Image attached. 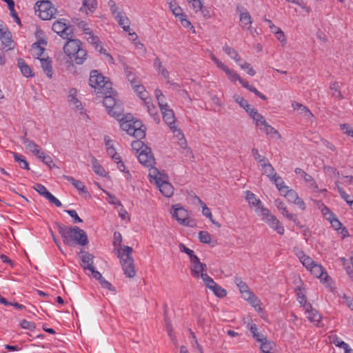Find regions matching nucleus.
<instances>
[{
	"label": "nucleus",
	"mask_w": 353,
	"mask_h": 353,
	"mask_svg": "<svg viewBox=\"0 0 353 353\" xmlns=\"http://www.w3.org/2000/svg\"><path fill=\"white\" fill-rule=\"evenodd\" d=\"M172 209V216L175 219L179 224L185 226H194V224L193 221L189 219L188 212L183 208L181 204L173 205Z\"/></svg>",
	"instance_id": "nucleus-9"
},
{
	"label": "nucleus",
	"mask_w": 353,
	"mask_h": 353,
	"mask_svg": "<svg viewBox=\"0 0 353 353\" xmlns=\"http://www.w3.org/2000/svg\"><path fill=\"white\" fill-rule=\"evenodd\" d=\"M274 204L283 216H285L288 219L289 218H292V214L289 212L285 203L281 199H276L274 201Z\"/></svg>",
	"instance_id": "nucleus-38"
},
{
	"label": "nucleus",
	"mask_w": 353,
	"mask_h": 353,
	"mask_svg": "<svg viewBox=\"0 0 353 353\" xmlns=\"http://www.w3.org/2000/svg\"><path fill=\"white\" fill-rule=\"evenodd\" d=\"M249 298H243L245 300L248 301L255 309L256 311L260 312L262 308L261 307V301L257 298L256 295H254L252 292L250 293L248 296Z\"/></svg>",
	"instance_id": "nucleus-36"
},
{
	"label": "nucleus",
	"mask_w": 353,
	"mask_h": 353,
	"mask_svg": "<svg viewBox=\"0 0 353 353\" xmlns=\"http://www.w3.org/2000/svg\"><path fill=\"white\" fill-rule=\"evenodd\" d=\"M211 290L216 296L219 298H223L227 295L226 290L218 284L214 285V288Z\"/></svg>",
	"instance_id": "nucleus-54"
},
{
	"label": "nucleus",
	"mask_w": 353,
	"mask_h": 353,
	"mask_svg": "<svg viewBox=\"0 0 353 353\" xmlns=\"http://www.w3.org/2000/svg\"><path fill=\"white\" fill-rule=\"evenodd\" d=\"M330 341L332 343L334 344L336 347H339L341 348H343L345 346L347 347V343H346L345 342L342 341L336 335L330 336Z\"/></svg>",
	"instance_id": "nucleus-55"
},
{
	"label": "nucleus",
	"mask_w": 353,
	"mask_h": 353,
	"mask_svg": "<svg viewBox=\"0 0 353 353\" xmlns=\"http://www.w3.org/2000/svg\"><path fill=\"white\" fill-rule=\"evenodd\" d=\"M300 261L303 265V266H305L307 270H309V268L315 263L312 258L307 255L305 257H303Z\"/></svg>",
	"instance_id": "nucleus-64"
},
{
	"label": "nucleus",
	"mask_w": 353,
	"mask_h": 353,
	"mask_svg": "<svg viewBox=\"0 0 353 353\" xmlns=\"http://www.w3.org/2000/svg\"><path fill=\"white\" fill-rule=\"evenodd\" d=\"M251 152L254 159L261 165L268 161L264 156L259 154L258 149L254 148Z\"/></svg>",
	"instance_id": "nucleus-57"
},
{
	"label": "nucleus",
	"mask_w": 353,
	"mask_h": 353,
	"mask_svg": "<svg viewBox=\"0 0 353 353\" xmlns=\"http://www.w3.org/2000/svg\"><path fill=\"white\" fill-rule=\"evenodd\" d=\"M161 111L165 122L170 126L174 135L179 137V144L184 150L183 152L186 155L188 154H191L192 151L190 148H187V142L184 138L183 134H182L181 131L179 129H177L175 126V117L173 110L168 107L167 108H165V110H162Z\"/></svg>",
	"instance_id": "nucleus-5"
},
{
	"label": "nucleus",
	"mask_w": 353,
	"mask_h": 353,
	"mask_svg": "<svg viewBox=\"0 0 353 353\" xmlns=\"http://www.w3.org/2000/svg\"><path fill=\"white\" fill-rule=\"evenodd\" d=\"M34 188L39 194L44 196L46 199L48 194L50 193L44 185L40 183L35 184Z\"/></svg>",
	"instance_id": "nucleus-58"
},
{
	"label": "nucleus",
	"mask_w": 353,
	"mask_h": 353,
	"mask_svg": "<svg viewBox=\"0 0 353 353\" xmlns=\"http://www.w3.org/2000/svg\"><path fill=\"white\" fill-rule=\"evenodd\" d=\"M234 99L242 108L244 109L245 108H248L249 103H248V101L245 100L242 97L235 94V95H234Z\"/></svg>",
	"instance_id": "nucleus-62"
},
{
	"label": "nucleus",
	"mask_w": 353,
	"mask_h": 353,
	"mask_svg": "<svg viewBox=\"0 0 353 353\" xmlns=\"http://www.w3.org/2000/svg\"><path fill=\"white\" fill-rule=\"evenodd\" d=\"M63 50L69 59L76 64H82L86 59V50L82 48V43L78 39H69L65 44Z\"/></svg>",
	"instance_id": "nucleus-3"
},
{
	"label": "nucleus",
	"mask_w": 353,
	"mask_h": 353,
	"mask_svg": "<svg viewBox=\"0 0 353 353\" xmlns=\"http://www.w3.org/2000/svg\"><path fill=\"white\" fill-rule=\"evenodd\" d=\"M261 130H263L267 135L277 136L279 139L281 138V135L279 132L269 125L267 122L260 128Z\"/></svg>",
	"instance_id": "nucleus-47"
},
{
	"label": "nucleus",
	"mask_w": 353,
	"mask_h": 353,
	"mask_svg": "<svg viewBox=\"0 0 353 353\" xmlns=\"http://www.w3.org/2000/svg\"><path fill=\"white\" fill-rule=\"evenodd\" d=\"M89 84L97 94H107L112 90V83L97 70L91 72Z\"/></svg>",
	"instance_id": "nucleus-7"
},
{
	"label": "nucleus",
	"mask_w": 353,
	"mask_h": 353,
	"mask_svg": "<svg viewBox=\"0 0 353 353\" xmlns=\"http://www.w3.org/2000/svg\"><path fill=\"white\" fill-rule=\"evenodd\" d=\"M77 89L71 88L69 91L68 101L74 106L76 110H83L82 103L77 98Z\"/></svg>",
	"instance_id": "nucleus-26"
},
{
	"label": "nucleus",
	"mask_w": 353,
	"mask_h": 353,
	"mask_svg": "<svg viewBox=\"0 0 353 353\" xmlns=\"http://www.w3.org/2000/svg\"><path fill=\"white\" fill-rule=\"evenodd\" d=\"M309 270L314 276L321 280H326L328 277L327 272L323 271V267L316 263H314V264L309 268Z\"/></svg>",
	"instance_id": "nucleus-21"
},
{
	"label": "nucleus",
	"mask_w": 353,
	"mask_h": 353,
	"mask_svg": "<svg viewBox=\"0 0 353 353\" xmlns=\"http://www.w3.org/2000/svg\"><path fill=\"white\" fill-rule=\"evenodd\" d=\"M294 110H299L300 113L307 119H311L314 116L311 111L305 105L298 102H294L292 104Z\"/></svg>",
	"instance_id": "nucleus-27"
},
{
	"label": "nucleus",
	"mask_w": 353,
	"mask_h": 353,
	"mask_svg": "<svg viewBox=\"0 0 353 353\" xmlns=\"http://www.w3.org/2000/svg\"><path fill=\"white\" fill-rule=\"evenodd\" d=\"M261 343V350L263 353H270L272 352V350L275 347L274 343L268 341L265 338V340L263 341H259Z\"/></svg>",
	"instance_id": "nucleus-45"
},
{
	"label": "nucleus",
	"mask_w": 353,
	"mask_h": 353,
	"mask_svg": "<svg viewBox=\"0 0 353 353\" xmlns=\"http://www.w3.org/2000/svg\"><path fill=\"white\" fill-rule=\"evenodd\" d=\"M97 8L96 0H83V6L80 8V10L85 11L86 14L92 13Z\"/></svg>",
	"instance_id": "nucleus-29"
},
{
	"label": "nucleus",
	"mask_w": 353,
	"mask_h": 353,
	"mask_svg": "<svg viewBox=\"0 0 353 353\" xmlns=\"http://www.w3.org/2000/svg\"><path fill=\"white\" fill-rule=\"evenodd\" d=\"M39 61L41 63V67L44 73L48 78L52 79L53 77V70L51 60L49 59V57H46L41 58Z\"/></svg>",
	"instance_id": "nucleus-22"
},
{
	"label": "nucleus",
	"mask_w": 353,
	"mask_h": 353,
	"mask_svg": "<svg viewBox=\"0 0 353 353\" xmlns=\"http://www.w3.org/2000/svg\"><path fill=\"white\" fill-rule=\"evenodd\" d=\"M111 94L112 90L110 93L105 94L103 99V105L109 114L120 121L121 129L129 135H133L137 138H142L145 136V128L142 125L141 121L131 119L130 116H124L121 103L117 101Z\"/></svg>",
	"instance_id": "nucleus-1"
},
{
	"label": "nucleus",
	"mask_w": 353,
	"mask_h": 353,
	"mask_svg": "<svg viewBox=\"0 0 353 353\" xmlns=\"http://www.w3.org/2000/svg\"><path fill=\"white\" fill-rule=\"evenodd\" d=\"M305 313L307 314V318L308 320L313 323H315L316 325H319V323L321 320V315L319 313V312L312 307L311 305V308H305Z\"/></svg>",
	"instance_id": "nucleus-23"
},
{
	"label": "nucleus",
	"mask_w": 353,
	"mask_h": 353,
	"mask_svg": "<svg viewBox=\"0 0 353 353\" xmlns=\"http://www.w3.org/2000/svg\"><path fill=\"white\" fill-rule=\"evenodd\" d=\"M125 73L132 86L137 83H140L141 80L137 75L134 68L130 67H125Z\"/></svg>",
	"instance_id": "nucleus-28"
},
{
	"label": "nucleus",
	"mask_w": 353,
	"mask_h": 353,
	"mask_svg": "<svg viewBox=\"0 0 353 353\" xmlns=\"http://www.w3.org/2000/svg\"><path fill=\"white\" fill-rule=\"evenodd\" d=\"M195 13L201 11L203 6L202 0H187Z\"/></svg>",
	"instance_id": "nucleus-50"
},
{
	"label": "nucleus",
	"mask_w": 353,
	"mask_h": 353,
	"mask_svg": "<svg viewBox=\"0 0 353 353\" xmlns=\"http://www.w3.org/2000/svg\"><path fill=\"white\" fill-rule=\"evenodd\" d=\"M199 239L203 243L209 244L211 242V235L207 231H201L199 233Z\"/></svg>",
	"instance_id": "nucleus-56"
},
{
	"label": "nucleus",
	"mask_w": 353,
	"mask_h": 353,
	"mask_svg": "<svg viewBox=\"0 0 353 353\" xmlns=\"http://www.w3.org/2000/svg\"><path fill=\"white\" fill-rule=\"evenodd\" d=\"M282 195H283L285 197L287 198L288 201L291 203H294L296 200L298 199V194L296 191H294L292 189H289L288 186L287 187V189L284 191V193H281Z\"/></svg>",
	"instance_id": "nucleus-44"
},
{
	"label": "nucleus",
	"mask_w": 353,
	"mask_h": 353,
	"mask_svg": "<svg viewBox=\"0 0 353 353\" xmlns=\"http://www.w3.org/2000/svg\"><path fill=\"white\" fill-rule=\"evenodd\" d=\"M234 283L238 287L240 292L241 293L242 297L249 298L248 296L252 292L250 290V288L248 286V285L244 281H242L241 278L237 276L235 277Z\"/></svg>",
	"instance_id": "nucleus-25"
},
{
	"label": "nucleus",
	"mask_w": 353,
	"mask_h": 353,
	"mask_svg": "<svg viewBox=\"0 0 353 353\" xmlns=\"http://www.w3.org/2000/svg\"><path fill=\"white\" fill-rule=\"evenodd\" d=\"M132 88L141 99L143 101L148 99V92L141 82L134 84Z\"/></svg>",
	"instance_id": "nucleus-41"
},
{
	"label": "nucleus",
	"mask_w": 353,
	"mask_h": 353,
	"mask_svg": "<svg viewBox=\"0 0 353 353\" xmlns=\"http://www.w3.org/2000/svg\"><path fill=\"white\" fill-rule=\"evenodd\" d=\"M154 67L158 71V73L162 75L165 79L169 78V72L167 69L162 65L161 61L159 57L154 59Z\"/></svg>",
	"instance_id": "nucleus-34"
},
{
	"label": "nucleus",
	"mask_w": 353,
	"mask_h": 353,
	"mask_svg": "<svg viewBox=\"0 0 353 353\" xmlns=\"http://www.w3.org/2000/svg\"><path fill=\"white\" fill-rule=\"evenodd\" d=\"M139 163L145 167L150 168V169L155 168L154 165L155 164V159L153 155L151 154L150 148H145L137 155Z\"/></svg>",
	"instance_id": "nucleus-15"
},
{
	"label": "nucleus",
	"mask_w": 353,
	"mask_h": 353,
	"mask_svg": "<svg viewBox=\"0 0 353 353\" xmlns=\"http://www.w3.org/2000/svg\"><path fill=\"white\" fill-rule=\"evenodd\" d=\"M181 26H183L185 28L190 29L192 31L193 33H195V29L194 26L192 25L191 22L187 19L186 15L185 14L184 17H181L179 19Z\"/></svg>",
	"instance_id": "nucleus-60"
},
{
	"label": "nucleus",
	"mask_w": 353,
	"mask_h": 353,
	"mask_svg": "<svg viewBox=\"0 0 353 353\" xmlns=\"http://www.w3.org/2000/svg\"><path fill=\"white\" fill-rule=\"evenodd\" d=\"M247 327L251 332L252 336L256 341L259 342L265 340L266 336L264 334L259 333L258 332V328L256 324L249 323Z\"/></svg>",
	"instance_id": "nucleus-32"
},
{
	"label": "nucleus",
	"mask_w": 353,
	"mask_h": 353,
	"mask_svg": "<svg viewBox=\"0 0 353 353\" xmlns=\"http://www.w3.org/2000/svg\"><path fill=\"white\" fill-rule=\"evenodd\" d=\"M297 301L300 303L301 306L304 308H311V304L307 302L305 295L301 292V287H298L296 289Z\"/></svg>",
	"instance_id": "nucleus-33"
},
{
	"label": "nucleus",
	"mask_w": 353,
	"mask_h": 353,
	"mask_svg": "<svg viewBox=\"0 0 353 353\" xmlns=\"http://www.w3.org/2000/svg\"><path fill=\"white\" fill-rule=\"evenodd\" d=\"M85 34L88 35V37H86L87 41L89 43H90L97 51L105 54L107 56V57L108 58V62L110 63H113L114 59H113L112 57L110 54L107 53L106 50L103 48L98 37L94 36L93 34L91 29H85Z\"/></svg>",
	"instance_id": "nucleus-12"
},
{
	"label": "nucleus",
	"mask_w": 353,
	"mask_h": 353,
	"mask_svg": "<svg viewBox=\"0 0 353 353\" xmlns=\"http://www.w3.org/2000/svg\"><path fill=\"white\" fill-rule=\"evenodd\" d=\"M336 189L340 194V196L341 198L346 201V203L348 204V202H351L353 199H350V196L347 194L344 190L339 185L338 182H336Z\"/></svg>",
	"instance_id": "nucleus-61"
},
{
	"label": "nucleus",
	"mask_w": 353,
	"mask_h": 353,
	"mask_svg": "<svg viewBox=\"0 0 353 353\" xmlns=\"http://www.w3.org/2000/svg\"><path fill=\"white\" fill-rule=\"evenodd\" d=\"M145 104L148 108V111L149 114L154 118V120H157V117L158 116L157 114V109L152 103L150 102V101H148V99L144 101Z\"/></svg>",
	"instance_id": "nucleus-51"
},
{
	"label": "nucleus",
	"mask_w": 353,
	"mask_h": 353,
	"mask_svg": "<svg viewBox=\"0 0 353 353\" xmlns=\"http://www.w3.org/2000/svg\"><path fill=\"white\" fill-rule=\"evenodd\" d=\"M210 56L217 68L222 70L232 82H236V81H239L241 77L236 73V72L230 69L226 65L216 58L213 53H210Z\"/></svg>",
	"instance_id": "nucleus-13"
},
{
	"label": "nucleus",
	"mask_w": 353,
	"mask_h": 353,
	"mask_svg": "<svg viewBox=\"0 0 353 353\" xmlns=\"http://www.w3.org/2000/svg\"><path fill=\"white\" fill-rule=\"evenodd\" d=\"M191 262V274L194 278H199L202 272H206L207 265L201 263L197 256H194Z\"/></svg>",
	"instance_id": "nucleus-17"
},
{
	"label": "nucleus",
	"mask_w": 353,
	"mask_h": 353,
	"mask_svg": "<svg viewBox=\"0 0 353 353\" xmlns=\"http://www.w3.org/2000/svg\"><path fill=\"white\" fill-rule=\"evenodd\" d=\"M17 65L24 77H30L33 76L31 68L26 64L23 59H19L17 62Z\"/></svg>",
	"instance_id": "nucleus-30"
},
{
	"label": "nucleus",
	"mask_w": 353,
	"mask_h": 353,
	"mask_svg": "<svg viewBox=\"0 0 353 353\" xmlns=\"http://www.w3.org/2000/svg\"><path fill=\"white\" fill-rule=\"evenodd\" d=\"M32 54L39 60L41 58H46L44 55L45 48L40 46L39 43H34L32 47Z\"/></svg>",
	"instance_id": "nucleus-39"
},
{
	"label": "nucleus",
	"mask_w": 353,
	"mask_h": 353,
	"mask_svg": "<svg viewBox=\"0 0 353 353\" xmlns=\"http://www.w3.org/2000/svg\"><path fill=\"white\" fill-rule=\"evenodd\" d=\"M132 253V248L127 245H124L118 251V257L120 259L123 270L128 278H133L136 274Z\"/></svg>",
	"instance_id": "nucleus-6"
},
{
	"label": "nucleus",
	"mask_w": 353,
	"mask_h": 353,
	"mask_svg": "<svg viewBox=\"0 0 353 353\" xmlns=\"http://www.w3.org/2000/svg\"><path fill=\"white\" fill-rule=\"evenodd\" d=\"M330 88L333 91L332 96L335 98H337L339 99H342L343 98L341 90H340V85L339 83L337 81H334L330 83Z\"/></svg>",
	"instance_id": "nucleus-48"
},
{
	"label": "nucleus",
	"mask_w": 353,
	"mask_h": 353,
	"mask_svg": "<svg viewBox=\"0 0 353 353\" xmlns=\"http://www.w3.org/2000/svg\"><path fill=\"white\" fill-rule=\"evenodd\" d=\"M13 157L15 161L19 163V165L21 168L28 170H30L29 164L23 155L19 154L17 152H13Z\"/></svg>",
	"instance_id": "nucleus-43"
},
{
	"label": "nucleus",
	"mask_w": 353,
	"mask_h": 353,
	"mask_svg": "<svg viewBox=\"0 0 353 353\" xmlns=\"http://www.w3.org/2000/svg\"><path fill=\"white\" fill-rule=\"evenodd\" d=\"M21 142L26 146V148L34 155L39 153L41 150L39 146L33 141L28 139L26 136L21 137Z\"/></svg>",
	"instance_id": "nucleus-24"
},
{
	"label": "nucleus",
	"mask_w": 353,
	"mask_h": 353,
	"mask_svg": "<svg viewBox=\"0 0 353 353\" xmlns=\"http://www.w3.org/2000/svg\"><path fill=\"white\" fill-rule=\"evenodd\" d=\"M52 30L63 39H68L72 31L70 26L65 23V19L56 21L52 27Z\"/></svg>",
	"instance_id": "nucleus-14"
},
{
	"label": "nucleus",
	"mask_w": 353,
	"mask_h": 353,
	"mask_svg": "<svg viewBox=\"0 0 353 353\" xmlns=\"http://www.w3.org/2000/svg\"><path fill=\"white\" fill-rule=\"evenodd\" d=\"M252 119L254 120L257 126L262 127L267 122L265 118L258 112L255 114H253Z\"/></svg>",
	"instance_id": "nucleus-59"
},
{
	"label": "nucleus",
	"mask_w": 353,
	"mask_h": 353,
	"mask_svg": "<svg viewBox=\"0 0 353 353\" xmlns=\"http://www.w3.org/2000/svg\"><path fill=\"white\" fill-rule=\"evenodd\" d=\"M92 168L94 172L100 176H105V170L103 169V168L99 163L97 160L93 159L92 160Z\"/></svg>",
	"instance_id": "nucleus-52"
},
{
	"label": "nucleus",
	"mask_w": 353,
	"mask_h": 353,
	"mask_svg": "<svg viewBox=\"0 0 353 353\" xmlns=\"http://www.w3.org/2000/svg\"><path fill=\"white\" fill-rule=\"evenodd\" d=\"M133 137V135H132ZM145 136L143 137V138ZM136 139H137V141H134L132 142L131 146L132 150L137 151V152L139 154V152L143 150V149H145V148H148L147 145L144 144L143 141H141V138H137L135 137ZM143 139V137H142Z\"/></svg>",
	"instance_id": "nucleus-49"
},
{
	"label": "nucleus",
	"mask_w": 353,
	"mask_h": 353,
	"mask_svg": "<svg viewBox=\"0 0 353 353\" xmlns=\"http://www.w3.org/2000/svg\"><path fill=\"white\" fill-rule=\"evenodd\" d=\"M241 67V68L243 70H247V73L250 76H254L256 74L255 70L254 68L251 66L250 63L243 61L242 63H237Z\"/></svg>",
	"instance_id": "nucleus-53"
},
{
	"label": "nucleus",
	"mask_w": 353,
	"mask_h": 353,
	"mask_svg": "<svg viewBox=\"0 0 353 353\" xmlns=\"http://www.w3.org/2000/svg\"><path fill=\"white\" fill-rule=\"evenodd\" d=\"M223 50L236 63H239L241 60V57L236 50L230 47L228 45L225 44L223 47Z\"/></svg>",
	"instance_id": "nucleus-35"
},
{
	"label": "nucleus",
	"mask_w": 353,
	"mask_h": 353,
	"mask_svg": "<svg viewBox=\"0 0 353 353\" xmlns=\"http://www.w3.org/2000/svg\"><path fill=\"white\" fill-rule=\"evenodd\" d=\"M262 172L268 178L271 179L276 172H275L273 166L269 163L268 161L261 163Z\"/></svg>",
	"instance_id": "nucleus-40"
},
{
	"label": "nucleus",
	"mask_w": 353,
	"mask_h": 353,
	"mask_svg": "<svg viewBox=\"0 0 353 353\" xmlns=\"http://www.w3.org/2000/svg\"><path fill=\"white\" fill-rule=\"evenodd\" d=\"M35 12L42 20H50L56 14V8L52 6L49 1H41L36 3Z\"/></svg>",
	"instance_id": "nucleus-8"
},
{
	"label": "nucleus",
	"mask_w": 353,
	"mask_h": 353,
	"mask_svg": "<svg viewBox=\"0 0 353 353\" xmlns=\"http://www.w3.org/2000/svg\"><path fill=\"white\" fill-rule=\"evenodd\" d=\"M0 41L3 48H6L7 50L14 48L11 32L1 20H0Z\"/></svg>",
	"instance_id": "nucleus-11"
},
{
	"label": "nucleus",
	"mask_w": 353,
	"mask_h": 353,
	"mask_svg": "<svg viewBox=\"0 0 353 353\" xmlns=\"http://www.w3.org/2000/svg\"><path fill=\"white\" fill-rule=\"evenodd\" d=\"M326 219L330 221L332 227L334 230L339 231L340 229H341V227L343 226L342 223L333 213H330V216H327Z\"/></svg>",
	"instance_id": "nucleus-46"
},
{
	"label": "nucleus",
	"mask_w": 353,
	"mask_h": 353,
	"mask_svg": "<svg viewBox=\"0 0 353 353\" xmlns=\"http://www.w3.org/2000/svg\"><path fill=\"white\" fill-rule=\"evenodd\" d=\"M262 220L279 234H283L285 232L284 227L278 219L272 214L270 210L266 208H261Z\"/></svg>",
	"instance_id": "nucleus-10"
},
{
	"label": "nucleus",
	"mask_w": 353,
	"mask_h": 353,
	"mask_svg": "<svg viewBox=\"0 0 353 353\" xmlns=\"http://www.w3.org/2000/svg\"><path fill=\"white\" fill-rule=\"evenodd\" d=\"M20 325L22 328L29 330L30 331H33L36 328L35 324L33 322L28 321L25 319L21 321Z\"/></svg>",
	"instance_id": "nucleus-63"
},
{
	"label": "nucleus",
	"mask_w": 353,
	"mask_h": 353,
	"mask_svg": "<svg viewBox=\"0 0 353 353\" xmlns=\"http://www.w3.org/2000/svg\"><path fill=\"white\" fill-rule=\"evenodd\" d=\"M114 18L117 21L119 25L123 28V30L125 32H129V35L131 37L132 40L137 39L138 36L137 34L134 32H130V21L124 12L118 14V15H116Z\"/></svg>",
	"instance_id": "nucleus-16"
},
{
	"label": "nucleus",
	"mask_w": 353,
	"mask_h": 353,
	"mask_svg": "<svg viewBox=\"0 0 353 353\" xmlns=\"http://www.w3.org/2000/svg\"><path fill=\"white\" fill-rule=\"evenodd\" d=\"M197 199L199 202V203H201V205H202V213L203 214L208 217L210 221L214 224L215 225L216 227L218 228H220L221 227V224L219 223L218 222H216L212 217V214L210 212V210L207 207V205L199 198L197 197Z\"/></svg>",
	"instance_id": "nucleus-31"
},
{
	"label": "nucleus",
	"mask_w": 353,
	"mask_h": 353,
	"mask_svg": "<svg viewBox=\"0 0 353 353\" xmlns=\"http://www.w3.org/2000/svg\"><path fill=\"white\" fill-rule=\"evenodd\" d=\"M274 184L276 185L277 189L281 193H284L285 189H287V185H285V183L282 178L279 176L276 173L270 179Z\"/></svg>",
	"instance_id": "nucleus-37"
},
{
	"label": "nucleus",
	"mask_w": 353,
	"mask_h": 353,
	"mask_svg": "<svg viewBox=\"0 0 353 353\" xmlns=\"http://www.w3.org/2000/svg\"><path fill=\"white\" fill-rule=\"evenodd\" d=\"M155 96L158 101L159 106L161 110H165V108L169 107L166 102L165 97L162 94L160 90L157 89L155 90Z\"/></svg>",
	"instance_id": "nucleus-42"
},
{
	"label": "nucleus",
	"mask_w": 353,
	"mask_h": 353,
	"mask_svg": "<svg viewBox=\"0 0 353 353\" xmlns=\"http://www.w3.org/2000/svg\"><path fill=\"white\" fill-rule=\"evenodd\" d=\"M150 181L157 185L159 191L165 197H170L174 193V188L167 181V177L157 168L149 169Z\"/></svg>",
	"instance_id": "nucleus-4"
},
{
	"label": "nucleus",
	"mask_w": 353,
	"mask_h": 353,
	"mask_svg": "<svg viewBox=\"0 0 353 353\" xmlns=\"http://www.w3.org/2000/svg\"><path fill=\"white\" fill-rule=\"evenodd\" d=\"M245 199L252 208H254L256 211L260 210L261 213V208H264L261 201L257 199L254 193L250 190L245 192Z\"/></svg>",
	"instance_id": "nucleus-19"
},
{
	"label": "nucleus",
	"mask_w": 353,
	"mask_h": 353,
	"mask_svg": "<svg viewBox=\"0 0 353 353\" xmlns=\"http://www.w3.org/2000/svg\"><path fill=\"white\" fill-rule=\"evenodd\" d=\"M81 261V265L84 270H91L94 267V256L86 251H81L79 253Z\"/></svg>",
	"instance_id": "nucleus-18"
},
{
	"label": "nucleus",
	"mask_w": 353,
	"mask_h": 353,
	"mask_svg": "<svg viewBox=\"0 0 353 353\" xmlns=\"http://www.w3.org/2000/svg\"><path fill=\"white\" fill-rule=\"evenodd\" d=\"M237 10L238 12H239L241 26L244 29H250L252 23V20L250 13L244 8L243 9V10H241L238 8Z\"/></svg>",
	"instance_id": "nucleus-20"
},
{
	"label": "nucleus",
	"mask_w": 353,
	"mask_h": 353,
	"mask_svg": "<svg viewBox=\"0 0 353 353\" xmlns=\"http://www.w3.org/2000/svg\"><path fill=\"white\" fill-rule=\"evenodd\" d=\"M58 232L63 243L67 245H80L84 246L88 243L85 232L77 226L68 227L63 225H59Z\"/></svg>",
	"instance_id": "nucleus-2"
}]
</instances>
